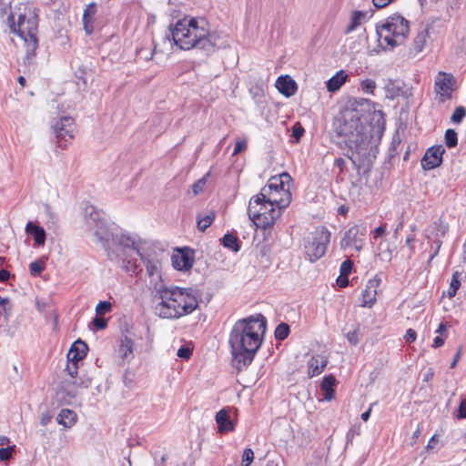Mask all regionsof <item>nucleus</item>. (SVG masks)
I'll return each instance as SVG.
<instances>
[{
  "instance_id": "obj_1",
  "label": "nucleus",
  "mask_w": 466,
  "mask_h": 466,
  "mask_svg": "<svg viewBox=\"0 0 466 466\" xmlns=\"http://www.w3.org/2000/svg\"><path fill=\"white\" fill-rule=\"evenodd\" d=\"M337 133L344 138L348 147L345 154L354 167L360 169L376 157L377 147L371 145L372 135L367 118L356 108H345L336 124Z\"/></svg>"
},
{
  "instance_id": "obj_2",
  "label": "nucleus",
  "mask_w": 466,
  "mask_h": 466,
  "mask_svg": "<svg viewBox=\"0 0 466 466\" xmlns=\"http://www.w3.org/2000/svg\"><path fill=\"white\" fill-rule=\"evenodd\" d=\"M170 36L180 49L196 48L207 56L229 46L228 36L221 31H211L204 18L185 17L178 20L171 29Z\"/></svg>"
},
{
  "instance_id": "obj_3",
  "label": "nucleus",
  "mask_w": 466,
  "mask_h": 466,
  "mask_svg": "<svg viewBox=\"0 0 466 466\" xmlns=\"http://www.w3.org/2000/svg\"><path fill=\"white\" fill-rule=\"evenodd\" d=\"M267 329L266 318L258 314L238 319L229 333L228 343L238 370L248 366L261 347Z\"/></svg>"
},
{
  "instance_id": "obj_4",
  "label": "nucleus",
  "mask_w": 466,
  "mask_h": 466,
  "mask_svg": "<svg viewBox=\"0 0 466 466\" xmlns=\"http://www.w3.org/2000/svg\"><path fill=\"white\" fill-rule=\"evenodd\" d=\"M154 314L162 319L176 320L194 312L198 307L196 290L176 285L155 284L151 293Z\"/></svg>"
},
{
  "instance_id": "obj_5",
  "label": "nucleus",
  "mask_w": 466,
  "mask_h": 466,
  "mask_svg": "<svg viewBox=\"0 0 466 466\" xmlns=\"http://www.w3.org/2000/svg\"><path fill=\"white\" fill-rule=\"evenodd\" d=\"M113 248L108 249V258L112 261L121 263L126 272L135 273L137 266L133 255L140 257L146 267L147 275L149 278L148 289L153 292L155 284H166L162 279V263L156 253L142 254L139 250L138 241L136 238L127 233H119L113 237Z\"/></svg>"
},
{
  "instance_id": "obj_6",
  "label": "nucleus",
  "mask_w": 466,
  "mask_h": 466,
  "mask_svg": "<svg viewBox=\"0 0 466 466\" xmlns=\"http://www.w3.org/2000/svg\"><path fill=\"white\" fill-rule=\"evenodd\" d=\"M39 23V9L34 3H21L15 12H10L7 24L10 31L24 40L26 47V58L35 55L38 46L36 36Z\"/></svg>"
},
{
  "instance_id": "obj_7",
  "label": "nucleus",
  "mask_w": 466,
  "mask_h": 466,
  "mask_svg": "<svg viewBox=\"0 0 466 466\" xmlns=\"http://www.w3.org/2000/svg\"><path fill=\"white\" fill-rule=\"evenodd\" d=\"M291 201L290 192H284L280 198L269 196L260 203L255 202V196L251 198L248 207L249 219L258 228H269L279 217L280 210L286 208Z\"/></svg>"
},
{
  "instance_id": "obj_8",
  "label": "nucleus",
  "mask_w": 466,
  "mask_h": 466,
  "mask_svg": "<svg viewBox=\"0 0 466 466\" xmlns=\"http://www.w3.org/2000/svg\"><path fill=\"white\" fill-rule=\"evenodd\" d=\"M376 31L380 46L384 49H393L402 45L407 39L410 23L403 16L396 14L377 25Z\"/></svg>"
},
{
  "instance_id": "obj_9",
  "label": "nucleus",
  "mask_w": 466,
  "mask_h": 466,
  "mask_svg": "<svg viewBox=\"0 0 466 466\" xmlns=\"http://www.w3.org/2000/svg\"><path fill=\"white\" fill-rule=\"evenodd\" d=\"M83 210L87 227L94 231L96 241L102 245L108 254V249L114 247L113 237L117 234H111L108 231L106 221L94 206L86 204Z\"/></svg>"
},
{
  "instance_id": "obj_10",
  "label": "nucleus",
  "mask_w": 466,
  "mask_h": 466,
  "mask_svg": "<svg viewBox=\"0 0 466 466\" xmlns=\"http://www.w3.org/2000/svg\"><path fill=\"white\" fill-rule=\"evenodd\" d=\"M330 237L329 230L326 227H320L304 238L305 255L310 262H315L325 255Z\"/></svg>"
},
{
  "instance_id": "obj_11",
  "label": "nucleus",
  "mask_w": 466,
  "mask_h": 466,
  "mask_svg": "<svg viewBox=\"0 0 466 466\" xmlns=\"http://www.w3.org/2000/svg\"><path fill=\"white\" fill-rule=\"evenodd\" d=\"M457 88V80L451 73L439 71L434 78L433 90L439 104H444L452 98Z\"/></svg>"
},
{
  "instance_id": "obj_12",
  "label": "nucleus",
  "mask_w": 466,
  "mask_h": 466,
  "mask_svg": "<svg viewBox=\"0 0 466 466\" xmlns=\"http://www.w3.org/2000/svg\"><path fill=\"white\" fill-rule=\"evenodd\" d=\"M52 129L58 147L65 148L75 137V119L71 116H62L52 124Z\"/></svg>"
},
{
  "instance_id": "obj_13",
  "label": "nucleus",
  "mask_w": 466,
  "mask_h": 466,
  "mask_svg": "<svg viewBox=\"0 0 466 466\" xmlns=\"http://www.w3.org/2000/svg\"><path fill=\"white\" fill-rule=\"evenodd\" d=\"M291 181V177L284 172L280 174L279 177H272L268 185L263 187L260 192L255 196V202L260 203L265 200L266 198L269 196H275V194H282L281 197H284V192H289V186L285 187L286 184H289Z\"/></svg>"
},
{
  "instance_id": "obj_14",
  "label": "nucleus",
  "mask_w": 466,
  "mask_h": 466,
  "mask_svg": "<svg viewBox=\"0 0 466 466\" xmlns=\"http://www.w3.org/2000/svg\"><path fill=\"white\" fill-rule=\"evenodd\" d=\"M366 227L362 225H353L348 228L340 239V248L347 250L354 248L357 252L362 250L365 243Z\"/></svg>"
},
{
  "instance_id": "obj_15",
  "label": "nucleus",
  "mask_w": 466,
  "mask_h": 466,
  "mask_svg": "<svg viewBox=\"0 0 466 466\" xmlns=\"http://www.w3.org/2000/svg\"><path fill=\"white\" fill-rule=\"evenodd\" d=\"M445 153V148L441 145L432 146L429 147L420 164L424 170H431L440 167L442 164V156Z\"/></svg>"
},
{
  "instance_id": "obj_16",
  "label": "nucleus",
  "mask_w": 466,
  "mask_h": 466,
  "mask_svg": "<svg viewBox=\"0 0 466 466\" xmlns=\"http://www.w3.org/2000/svg\"><path fill=\"white\" fill-rule=\"evenodd\" d=\"M229 410H219L215 416V420L218 424V432L219 434H227L235 431L237 420L231 418Z\"/></svg>"
},
{
  "instance_id": "obj_17",
  "label": "nucleus",
  "mask_w": 466,
  "mask_h": 466,
  "mask_svg": "<svg viewBox=\"0 0 466 466\" xmlns=\"http://www.w3.org/2000/svg\"><path fill=\"white\" fill-rule=\"evenodd\" d=\"M380 284V279L375 276L368 280L365 289L362 290L361 307L370 308L376 301L377 289Z\"/></svg>"
},
{
  "instance_id": "obj_18",
  "label": "nucleus",
  "mask_w": 466,
  "mask_h": 466,
  "mask_svg": "<svg viewBox=\"0 0 466 466\" xmlns=\"http://www.w3.org/2000/svg\"><path fill=\"white\" fill-rule=\"evenodd\" d=\"M194 257L188 249H179L177 254L172 256V265L177 270H188L192 268Z\"/></svg>"
},
{
  "instance_id": "obj_19",
  "label": "nucleus",
  "mask_w": 466,
  "mask_h": 466,
  "mask_svg": "<svg viewBox=\"0 0 466 466\" xmlns=\"http://www.w3.org/2000/svg\"><path fill=\"white\" fill-rule=\"evenodd\" d=\"M134 347L135 343L132 339L127 335L120 337L118 340L117 354L123 362H130L134 359Z\"/></svg>"
},
{
  "instance_id": "obj_20",
  "label": "nucleus",
  "mask_w": 466,
  "mask_h": 466,
  "mask_svg": "<svg viewBox=\"0 0 466 466\" xmlns=\"http://www.w3.org/2000/svg\"><path fill=\"white\" fill-rule=\"evenodd\" d=\"M275 86L279 92L286 97L292 96L298 89L297 83L288 75L279 76Z\"/></svg>"
},
{
  "instance_id": "obj_21",
  "label": "nucleus",
  "mask_w": 466,
  "mask_h": 466,
  "mask_svg": "<svg viewBox=\"0 0 466 466\" xmlns=\"http://www.w3.org/2000/svg\"><path fill=\"white\" fill-rule=\"evenodd\" d=\"M87 350V345L81 339L75 341L67 352V360L79 362L86 356Z\"/></svg>"
},
{
  "instance_id": "obj_22",
  "label": "nucleus",
  "mask_w": 466,
  "mask_h": 466,
  "mask_svg": "<svg viewBox=\"0 0 466 466\" xmlns=\"http://www.w3.org/2000/svg\"><path fill=\"white\" fill-rule=\"evenodd\" d=\"M327 364H328L327 357L320 355V354L312 356L308 362L309 375L310 377H315V376L319 375L323 371V370L325 369Z\"/></svg>"
},
{
  "instance_id": "obj_23",
  "label": "nucleus",
  "mask_w": 466,
  "mask_h": 466,
  "mask_svg": "<svg viewBox=\"0 0 466 466\" xmlns=\"http://www.w3.org/2000/svg\"><path fill=\"white\" fill-rule=\"evenodd\" d=\"M96 14V5L95 3L87 5L83 13V25L86 35H91L94 30V21Z\"/></svg>"
},
{
  "instance_id": "obj_24",
  "label": "nucleus",
  "mask_w": 466,
  "mask_h": 466,
  "mask_svg": "<svg viewBox=\"0 0 466 466\" xmlns=\"http://www.w3.org/2000/svg\"><path fill=\"white\" fill-rule=\"evenodd\" d=\"M25 232L34 238L35 245L42 246L45 244L46 235L42 227L29 221L25 226Z\"/></svg>"
},
{
  "instance_id": "obj_25",
  "label": "nucleus",
  "mask_w": 466,
  "mask_h": 466,
  "mask_svg": "<svg viewBox=\"0 0 466 466\" xmlns=\"http://www.w3.org/2000/svg\"><path fill=\"white\" fill-rule=\"evenodd\" d=\"M336 378L333 375L325 376L320 384V390L323 392V399L330 400L334 398L336 385Z\"/></svg>"
},
{
  "instance_id": "obj_26",
  "label": "nucleus",
  "mask_w": 466,
  "mask_h": 466,
  "mask_svg": "<svg viewBox=\"0 0 466 466\" xmlns=\"http://www.w3.org/2000/svg\"><path fill=\"white\" fill-rule=\"evenodd\" d=\"M77 420V415L75 410H61L56 417L58 424L63 425L65 428L72 427Z\"/></svg>"
},
{
  "instance_id": "obj_27",
  "label": "nucleus",
  "mask_w": 466,
  "mask_h": 466,
  "mask_svg": "<svg viewBox=\"0 0 466 466\" xmlns=\"http://www.w3.org/2000/svg\"><path fill=\"white\" fill-rule=\"evenodd\" d=\"M348 76L343 70L337 72L327 82V89L329 92H336L345 83Z\"/></svg>"
},
{
  "instance_id": "obj_28",
  "label": "nucleus",
  "mask_w": 466,
  "mask_h": 466,
  "mask_svg": "<svg viewBox=\"0 0 466 466\" xmlns=\"http://www.w3.org/2000/svg\"><path fill=\"white\" fill-rule=\"evenodd\" d=\"M367 13L363 11H354L351 14L350 23L347 26L345 33L350 34L353 32L365 19Z\"/></svg>"
},
{
  "instance_id": "obj_29",
  "label": "nucleus",
  "mask_w": 466,
  "mask_h": 466,
  "mask_svg": "<svg viewBox=\"0 0 466 466\" xmlns=\"http://www.w3.org/2000/svg\"><path fill=\"white\" fill-rule=\"evenodd\" d=\"M222 244L225 248L238 252L240 249L239 241L236 235L227 233L222 238Z\"/></svg>"
},
{
  "instance_id": "obj_30",
  "label": "nucleus",
  "mask_w": 466,
  "mask_h": 466,
  "mask_svg": "<svg viewBox=\"0 0 466 466\" xmlns=\"http://www.w3.org/2000/svg\"><path fill=\"white\" fill-rule=\"evenodd\" d=\"M289 326L287 323L281 322L276 327L274 335L276 339L284 340L289 337Z\"/></svg>"
},
{
  "instance_id": "obj_31",
  "label": "nucleus",
  "mask_w": 466,
  "mask_h": 466,
  "mask_svg": "<svg viewBox=\"0 0 466 466\" xmlns=\"http://www.w3.org/2000/svg\"><path fill=\"white\" fill-rule=\"evenodd\" d=\"M460 286H461L460 273L458 271H455L452 274V277L451 279L450 287L448 289V296L450 298L454 297L456 295L457 290L459 289Z\"/></svg>"
},
{
  "instance_id": "obj_32",
  "label": "nucleus",
  "mask_w": 466,
  "mask_h": 466,
  "mask_svg": "<svg viewBox=\"0 0 466 466\" xmlns=\"http://www.w3.org/2000/svg\"><path fill=\"white\" fill-rule=\"evenodd\" d=\"M445 145L448 148L455 147L458 145V136L455 130L447 129L444 135Z\"/></svg>"
},
{
  "instance_id": "obj_33",
  "label": "nucleus",
  "mask_w": 466,
  "mask_h": 466,
  "mask_svg": "<svg viewBox=\"0 0 466 466\" xmlns=\"http://www.w3.org/2000/svg\"><path fill=\"white\" fill-rule=\"evenodd\" d=\"M215 218L214 213H210L202 218H198V228L204 232L213 222Z\"/></svg>"
},
{
  "instance_id": "obj_34",
  "label": "nucleus",
  "mask_w": 466,
  "mask_h": 466,
  "mask_svg": "<svg viewBox=\"0 0 466 466\" xmlns=\"http://www.w3.org/2000/svg\"><path fill=\"white\" fill-rule=\"evenodd\" d=\"M466 116V109L464 106H457L451 116V121L454 124H460Z\"/></svg>"
},
{
  "instance_id": "obj_35",
  "label": "nucleus",
  "mask_w": 466,
  "mask_h": 466,
  "mask_svg": "<svg viewBox=\"0 0 466 466\" xmlns=\"http://www.w3.org/2000/svg\"><path fill=\"white\" fill-rule=\"evenodd\" d=\"M0 307L2 308V311H0V313H2L5 319V320H7L9 319V317L11 316V312H12V305L10 303V300L8 298H1L0 299Z\"/></svg>"
},
{
  "instance_id": "obj_36",
  "label": "nucleus",
  "mask_w": 466,
  "mask_h": 466,
  "mask_svg": "<svg viewBox=\"0 0 466 466\" xmlns=\"http://www.w3.org/2000/svg\"><path fill=\"white\" fill-rule=\"evenodd\" d=\"M379 248V256L381 260L390 261L392 259V249L387 245L383 248V243H380L378 247Z\"/></svg>"
},
{
  "instance_id": "obj_37",
  "label": "nucleus",
  "mask_w": 466,
  "mask_h": 466,
  "mask_svg": "<svg viewBox=\"0 0 466 466\" xmlns=\"http://www.w3.org/2000/svg\"><path fill=\"white\" fill-rule=\"evenodd\" d=\"M400 87L396 86L392 82L385 86V96L387 98L394 99L400 96Z\"/></svg>"
},
{
  "instance_id": "obj_38",
  "label": "nucleus",
  "mask_w": 466,
  "mask_h": 466,
  "mask_svg": "<svg viewBox=\"0 0 466 466\" xmlns=\"http://www.w3.org/2000/svg\"><path fill=\"white\" fill-rule=\"evenodd\" d=\"M112 309V303L109 301H100L96 306V315H105L110 312Z\"/></svg>"
},
{
  "instance_id": "obj_39",
  "label": "nucleus",
  "mask_w": 466,
  "mask_h": 466,
  "mask_svg": "<svg viewBox=\"0 0 466 466\" xmlns=\"http://www.w3.org/2000/svg\"><path fill=\"white\" fill-rule=\"evenodd\" d=\"M44 268L45 264L40 260H35L29 265L30 274L34 277L40 275Z\"/></svg>"
},
{
  "instance_id": "obj_40",
  "label": "nucleus",
  "mask_w": 466,
  "mask_h": 466,
  "mask_svg": "<svg viewBox=\"0 0 466 466\" xmlns=\"http://www.w3.org/2000/svg\"><path fill=\"white\" fill-rule=\"evenodd\" d=\"M360 87L365 94H373L376 88V83L372 79H365L361 82Z\"/></svg>"
},
{
  "instance_id": "obj_41",
  "label": "nucleus",
  "mask_w": 466,
  "mask_h": 466,
  "mask_svg": "<svg viewBox=\"0 0 466 466\" xmlns=\"http://www.w3.org/2000/svg\"><path fill=\"white\" fill-rule=\"evenodd\" d=\"M254 460V452L250 448H246L242 454L241 466H249Z\"/></svg>"
},
{
  "instance_id": "obj_42",
  "label": "nucleus",
  "mask_w": 466,
  "mask_h": 466,
  "mask_svg": "<svg viewBox=\"0 0 466 466\" xmlns=\"http://www.w3.org/2000/svg\"><path fill=\"white\" fill-rule=\"evenodd\" d=\"M360 434V424H355L353 425L349 431L347 432L346 439L347 443H351L353 441V439L355 436H359Z\"/></svg>"
},
{
  "instance_id": "obj_43",
  "label": "nucleus",
  "mask_w": 466,
  "mask_h": 466,
  "mask_svg": "<svg viewBox=\"0 0 466 466\" xmlns=\"http://www.w3.org/2000/svg\"><path fill=\"white\" fill-rule=\"evenodd\" d=\"M43 207L45 214L48 218L47 223L55 225L56 223L57 218L56 215L53 212L51 206L49 204H44Z\"/></svg>"
},
{
  "instance_id": "obj_44",
  "label": "nucleus",
  "mask_w": 466,
  "mask_h": 466,
  "mask_svg": "<svg viewBox=\"0 0 466 466\" xmlns=\"http://www.w3.org/2000/svg\"><path fill=\"white\" fill-rule=\"evenodd\" d=\"M353 268V262L350 259L344 260L340 264L339 272L340 275L349 276Z\"/></svg>"
},
{
  "instance_id": "obj_45",
  "label": "nucleus",
  "mask_w": 466,
  "mask_h": 466,
  "mask_svg": "<svg viewBox=\"0 0 466 466\" xmlns=\"http://www.w3.org/2000/svg\"><path fill=\"white\" fill-rule=\"evenodd\" d=\"M92 324L97 330L105 329L107 327V320L102 317L96 315L93 320Z\"/></svg>"
},
{
  "instance_id": "obj_46",
  "label": "nucleus",
  "mask_w": 466,
  "mask_h": 466,
  "mask_svg": "<svg viewBox=\"0 0 466 466\" xmlns=\"http://www.w3.org/2000/svg\"><path fill=\"white\" fill-rule=\"evenodd\" d=\"M15 448V445H13L11 447H6V448H1L0 449V461H8L12 457Z\"/></svg>"
},
{
  "instance_id": "obj_47",
  "label": "nucleus",
  "mask_w": 466,
  "mask_h": 466,
  "mask_svg": "<svg viewBox=\"0 0 466 466\" xmlns=\"http://www.w3.org/2000/svg\"><path fill=\"white\" fill-rule=\"evenodd\" d=\"M78 362H72L67 360L66 367L65 370L70 375L71 378L75 379L77 374V366Z\"/></svg>"
},
{
  "instance_id": "obj_48",
  "label": "nucleus",
  "mask_w": 466,
  "mask_h": 466,
  "mask_svg": "<svg viewBox=\"0 0 466 466\" xmlns=\"http://www.w3.org/2000/svg\"><path fill=\"white\" fill-rule=\"evenodd\" d=\"M205 185H206V177H205L198 179L197 182H195L192 185V190H193L194 195H198L200 192H202Z\"/></svg>"
},
{
  "instance_id": "obj_49",
  "label": "nucleus",
  "mask_w": 466,
  "mask_h": 466,
  "mask_svg": "<svg viewBox=\"0 0 466 466\" xmlns=\"http://www.w3.org/2000/svg\"><path fill=\"white\" fill-rule=\"evenodd\" d=\"M304 132H305L304 128L299 123L295 124L292 127V137L296 139L297 142L303 136Z\"/></svg>"
},
{
  "instance_id": "obj_50",
  "label": "nucleus",
  "mask_w": 466,
  "mask_h": 466,
  "mask_svg": "<svg viewBox=\"0 0 466 466\" xmlns=\"http://www.w3.org/2000/svg\"><path fill=\"white\" fill-rule=\"evenodd\" d=\"M191 354H192L191 349L188 347H186V346L180 347L177 352V357L184 359V360H188L190 358Z\"/></svg>"
},
{
  "instance_id": "obj_51",
  "label": "nucleus",
  "mask_w": 466,
  "mask_h": 466,
  "mask_svg": "<svg viewBox=\"0 0 466 466\" xmlns=\"http://www.w3.org/2000/svg\"><path fill=\"white\" fill-rule=\"evenodd\" d=\"M139 59L150 60L153 56V50L151 49H141L137 52Z\"/></svg>"
},
{
  "instance_id": "obj_52",
  "label": "nucleus",
  "mask_w": 466,
  "mask_h": 466,
  "mask_svg": "<svg viewBox=\"0 0 466 466\" xmlns=\"http://www.w3.org/2000/svg\"><path fill=\"white\" fill-rule=\"evenodd\" d=\"M347 339L351 345H357L359 343L358 330L350 331L347 333Z\"/></svg>"
},
{
  "instance_id": "obj_53",
  "label": "nucleus",
  "mask_w": 466,
  "mask_h": 466,
  "mask_svg": "<svg viewBox=\"0 0 466 466\" xmlns=\"http://www.w3.org/2000/svg\"><path fill=\"white\" fill-rule=\"evenodd\" d=\"M417 333L414 329H409L406 330V333L404 335V339L406 342L411 343L416 340Z\"/></svg>"
},
{
  "instance_id": "obj_54",
  "label": "nucleus",
  "mask_w": 466,
  "mask_h": 466,
  "mask_svg": "<svg viewBox=\"0 0 466 466\" xmlns=\"http://www.w3.org/2000/svg\"><path fill=\"white\" fill-rule=\"evenodd\" d=\"M246 147H247L246 140H238V141H237L236 144H235V147H234V151H233L232 155L233 156L238 155L242 150H244Z\"/></svg>"
},
{
  "instance_id": "obj_55",
  "label": "nucleus",
  "mask_w": 466,
  "mask_h": 466,
  "mask_svg": "<svg viewBox=\"0 0 466 466\" xmlns=\"http://www.w3.org/2000/svg\"><path fill=\"white\" fill-rule=\"evenodd\" d=\"M386 231H387L386 225H381V226L378 227L372 232L373 238H377L383 237L386 234Z\"/></svg>"
},
{
  "instance_id": "obj_56",
  "label": "nucleus",
  "mask_w": 466,
  "mask_h": 466,
  "mask_svg": "<svg viewBox=\"0 0 466 466\" xmlns=\"http://www.w3.org/2000/svg\"><path fill=\"white\" fill-rule=\"evenodd\" d=\"M10 9V3L5 0H0V15L3 16L7 14Z\"/></svg>"
},
{
  "instance_id": "obj_57",
  "label": "nucleus",
  "mask_w": 466,
  "mask_h": 466,
  "mask_svg": "<svg viewBox=\"0 0 466 466\" xmlns=\"http://www.w3.org/2000/svg\"><path fill=\"white\" fill-rule=\"evenodd\" d=\"M334 166L337 167L339 169L340 173H342L344 171L345 167H346V161L342 157H338L334 161Z\"/></svg>"
},
{
  "instance_id": "obj_58",
  "label": "nucleus",
  "mask_w": 466,
  "mask_h": 466,
  "mask_svg": "<svg viewBox=\"0 0 466 466\" xmlns=\"http://www.w3.org/2000/svg\"><path fill=\"white\" fill-rule=\"evenodd\" d=\"M337 284L340 288H346L349 285V279L348 276L340 275L337 279Z\"/></svg>"
},
{
  "instance_id": "obj_59",
  "label": "nucleus",
  "mask_w": 466,
  "mask_h": 466,
  "mask_svg": "<svg viewBox=\"0 0 466 466\" xmlns=\"http://www.w3.org/2000/svg\"><path fill=\"white\" fill-rule=\"evenodd\" d=\"M452 416L455 420L466 419V410H455Z\"/></svg>"
},
{
  "instance_id": "obj_60",
  "label": "nucleus",
  "mask_w": 466,
  "mask_h": 466,
  "mask_svg": "<svg viewBox=\"0 0 466 466\" xmlns=\"http://www.w3.org/2000/svg\"><path fill=\"white\" fill-rule=\"evenodd\" d=\"M438 441H438V438H437V434H434V435L430 439V441H429V442H428V444H427V446H426V449H427L428 451H431V450L434 449V448H435V445L437 444V442H438Z\"/></svg>"
},
{
  "instance_id": "obj_61",
  "label": "nucleus",
  "mask_w": 466,
  "mask_h": 466,
  "mask_svg": "<svg viewBox=\"0 0 466 466\" xmlns=\"http://www.w3.org/2000/svg\"><path fill=\"white\" fill-rule=\"evenodd\" d=\"M434 377V370L429 368L423 374V381H430Z\"/></svg>"
},
{
  "instance_id": "obj_62",
  "label": "nucleus",
  "mask_w": 466,
  "mask_h": 466,
  "mask_svg": "<svg viewBox=\"0 0 466 466\" xmlns=\"http://www.w3.org/2000/svg\"><path fill=\"white\" fill-rule=\"evenodd\" d=\"M422 431H423L422 423H418L417 428H416L415 431L412 434V440L414 441H416L419 439V437H420V435Z\"/></svg>"
},
{
  "instance_id": "obj_63",
  "label": "nucleus",
  "mask_w": 466,
  "mask_h": 466,
  "mask_svg": "<svg viewBox=\"0 0 466 466\" xmlns=\"http://www.w3.org/2000/svg\"><path fill=\"white\" fill-rule=\"evenodd\" d=\"M414 241H415V238L413 236H408L406 238V240H405V243L406 245L410 248V253H413L414 252Z\"/></svg>"
},
{
  "instance_id": "obj_64",
  "label": "nucleus",
  "mask_w": 466,
  "mask_h": 466,
  "mask_svg": "<svg viewBox=\"0 0 466 466\" xmlns=\"http://www.w3.org/2000/svg\"><path fill=\"white\" fill-rule=\"evenodd\" d=\"M10 272L6 269L0 270V282H5L10 278Z\"/></svg>"
}]
</instances>
